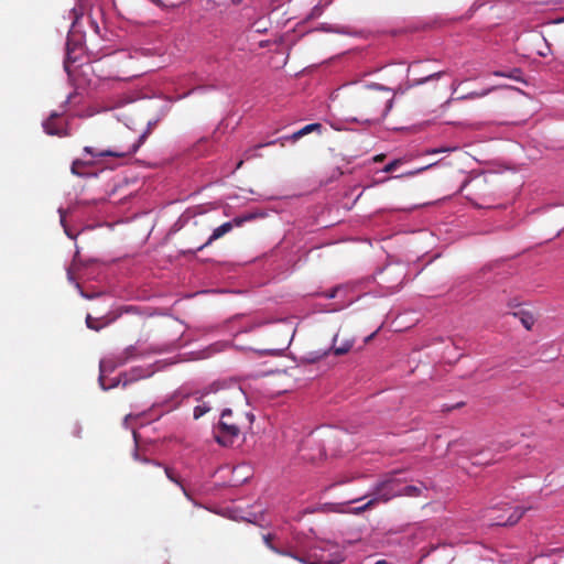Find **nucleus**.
<instances>
[{
    "instance_id": "obj_1",
    "label": "nucleus",
    "mask_w": 564,
    "mask_h": 564,
    "mask_svg": "<svg viewBox=\"0 0 564 564\" xmlns=\"http://www.w3.org/2000/svg\"><path fill=\"white\" fill-rule=\"evenodd\" d=\"M254 415L250 412L224 409L213 429L214 440L224 447L232 446L242 434L251 430Z\"/></svg>"
},
{
    "instance_id": "obj_2",
    "label": "nucleus",
    "mask_w": 564,
    "mask_h": 564,
    "mask_svg": "<svg viewBox=\"0 0 564 564\" xmlns=\"http://www.w3.org/2000/svg\"><path fill=\"white\" fill-rule=\"evenodd\" d=\"M391 89L379 84L366 86L354 99V108L364 115L384 117L392 107Z\"/></svg>"
},
{
    "instance_id": "obj_3",
    "label": "nucleus",
    "mask_w": 564,
    "mask_h": 564,
    "mask_svg": "<svg viewBox=\"0 0 564 564\" xmlns=\"http://www.w3.org/2000/svg\"><path fill=\"white\" fill-rule=\"evenodd\" d=\"M145 139V134L140 135L138 139H133L132 142L128 144L117 145L113 149L97 151L93 147H85L84 152L94 156V158H102V156H113V158H127L134 154L138 149L141 147Z\"/></svg>"
},
{
    "instance_id": "obj_4",
    "label": "nucleus",
    "mask_w": 564,
    "mask_h": 564,
    "mask_svg": "<svg viewBox=\"0 0 564 564\" xmlns=\"http://www.w3.org/2000/svg\"><path fill=\"white\" fill-rule=\"evenodd\" d=\"M401 496L400 485L394 479L382 481L376 486L372 494V500L375 503L388 502L394 497Z\"/></svg>"
},
{
    "instance_id": "obj_5",
    "label": "nucleus",
    "mask_w": 564,
    "mask_h": 564,
    "mask_svg": "<svg viewBox=\"0 0 564 564\" xmlns=\"http://www.w3.org/2000/svg\"><path fill=\"white\" fill-rule=\"evenodd\" d=\"M45 133L56 137H67V123L62 113L53 111L42 123Z\"/></svg>"
},
{
    "instance_id": "obj_6",
    "label": "nucleus",
    "mask_w": 564,
    "mask_h": 564,
    "mask_svg": "<svg viewBox=\"0 0 564 564\" xmlns=\"http://www.w3.org/2000/svg\"><path fill=\"white\" fill-rule=\"evenodd\" d=\"M230 231H231V225L226 221L213 230V234L209 236V238L207 239V241L205 243L198 246L194 250H188L187 252L195 254L197 251L205 249L206 247L210 246L214 241L223 238L225 235H227Z\"/></svg>"
},
{
    "instance_id": "obj_7",
    "label": "nucleus",
    "mask_w": 564,
    "mask_h": 564,
    "mask_svg": "<svg viewBox=\"0 0 564 564\" xmlns=\"http://www.w3.org/2000/svg\"><path fill=\"white\" fill-rule=\"evenodd\" d=\"M322 129H323V126L321 123L306 124L305 127L295 131L291 135H285V137L281 138L280 139L281 145H284L285 141L296 142L297 140H300L301 138H303L304 135H306L311 132L316 131V132L321 133Z\"/></svg>"
},
{
    "instance_id": "obj_8",
    "label": "nucleus",
    "mask_w": 564,
    "mask_h": 564,
    "mask_svg": "<svg viewBox=\"0 0 564 564\" xmlns=\"http://www.w3.org/2000/svg\"><path fill=\"white\" fill-rule=\"evenodd\" d=\"M212 397L209 393L202 397V403L196 405L193 410V416L195 420H198L203 415H205L207 412L213 410V402L209 399Z\"/></svg>"
},
{
    "instance_id": "obj_9",
    "label": "nucleus",
    "mask_w": 564,
    "mask_h": 564,
    "mask_svg": "<svg viewBox=\"0 0 564 564\" xmlns=\"http://www.w3.org/2000/svg\"><path fill=\"white\" fill-rule=\"evenodd\" d=\"M278 141H270L268 143H260V144H257L256 147L253 148H250V149H247L243 153H242V158L238 161L237 165H236V170H239L243 162L245 161H249L253 158H257L259 156V154L257 153V150L263 148V147H267V145H273L275 144Z\"/></svg>"
},
{
    "instance_id": "obj_10",
    "label": "nucleus",
    "mask_w": 564,
    "mask_h": 564,
    "mask_svg": "<svg viewBox=\"0 0 564 564\" xmlns=\"http://www.w3.org/2000/svg\"><path fill=\"white\" fill-rule=\"evenodd\" d=\"M354 345V341L350 339H345L341 343H339V335H335L333 339L332 349L335 355L340 356L347 354Z\"/></svg>"
},
{
    "instance_id": "obj_11",
    "label": "nucleus",
    "mask_w": 564,
    "mask_h": 564,
    "mask_svg": "<svg viewBox=\"0 0 564 564\" xmlns=\"http://www.w3.org/2000/svg\"><path fill=\"white\" fill-rule=\"evenodd\" d=\"M164 471H165V475L166 477L173 481L174 484H176L177 486H180V488L182 489L184 496L193 501V496H192V492L183 485L180 476L175 473V470L173 468H170V467H164Z\"/></svg>"
},
{
    "instance_id": "obj_12",
    "label": "nucleus",
    "mask_w": 564,
    "mask_h": 564,
    "mask_svg": "<svg viewBox=\"0 0 564 564\" xmlns=\"http://www.w3.org/2000/svg\"><path fill=\"white\" fill-rule=\"evenodd\" d=\"M513 316L518 317L523 327L528 330H531L535 323V317L533 316V314L524 310H519L514 312Z\"/></svg>"
},
{
    "instance_id": "obj_13",
    "label": "nucleus",
    "mask_w": 564,
    "mask_h": 564,
    "mask_svg": "<svg viewBox=\"0 0 564 564\" xmlns=\"http://www.w3.org/2000/svg\"><path fill=\"white\" fill-rule=\"evenodd\" d=\"M289 343L290 340L288 338V335H285L282 338H280L278 343H274L269 347L264 348L263 351L269 355H275L278 352L285 350L289 346Z\"/></svg>"
},
{
    "instance_id": "obj_14",
    "label": "nucleus",
    "mask_w": 564,
    "mask_h": 564,
    "mask_svg": "<svg viewBox=\"0 0 564 564\" xmlns=\"http://www.w3.org/2000/svg\"><path fill=\"white\" fill-rule=\"evenodd\" d=\"M523 514H524V510H522L520 508H514L513 512L509 516V518L503 521H499L498 524L513 525L523 517Z\"/></svg>"
},
{
    "instance_id": "obj_15",
    "label": "nucleus",
    "mask_w": 564,
    "mask_h": 564,
    "mask_svg": "<svg viewBox=\"0 0 564 564\" xmlns=\"http://www.w3.org/2000/svg\"><path fill=\"white\" fill-rule=\"evenodd\" d=\"M401 496L416 497L421 495L422 487L414 485L400 486Z\"/></svg>"
},
{
    "instance_id": "obj_16",
    "label": "nucleus",
    "mask_w": 564,
    "mask_h": 564,
    "mask_svg": "<svg viewBox=\"0 0 564 564\" xmlns=\"http://www.w3.org/2000/svg\"><path fill=\"white\" fill-rule=\"evenodd\" d=\"M318 30L329 33L348 34V31L344 26L333 25L328 23H322Z\"/></svg>"
},
{
    "instance_id": "obj_17",
    "label": "nucleus",
    "mask_w": 564,
    "mask_h": 564,
    "mask_svg": "<svg viewBox=\"0 0 564 564\" xmlns=\"http://www.w3.org/2000/svg\"><path fill=\"white\" fill-rule=\"evenodd\" d=\"M272 539H273V535H272V534H264V535H263V541H264L265 545H267L271 551H273L274 553L280 554V555H291V552H290V551H283V550L278 549L276 546H274V545L272 544Z\"/></svg>"
},
{
    "instance_id": "obj_18",
    "label": "nucleus",
    "mask_w": 564,
    "mask_h": 564,
    "mask_svg": "<svg viewBox=\"0 0 564 564\" xmlns=\"http://www.w3.org/2000/svg\"><path fill=\"white\" fill-rule=\"evenodd\" d=\"M253 218H254V215L248 214V215H245V216H237L232 220L227 221V223L231 225V230H232L235 227H240L246 221H249V220H251Z\"/></svg>"
},
{
    "instance_id": "obj_19",
    "label": "nucleus",
    "mask_w": 564,
    "mask_h": 564,
    "mask_svg": "<svg viewBox=\"0 0 564 564\" xmlns=\"http://www.w3.org/2000/svg\"><path fill=\"white\" fill-rule=\"evenodd\" d=\"M86 166V162H84L83 160H75L72 164V173L75 174V175H78V176H82L84 175L82 169Z\"/></svg>"
},
{
    "instance_id": "obj_20",
    "label": "nucleus",
    "mask_w": 564,
    "mask_h": 564,
    "mask_svg": "<svg viewBox=\"0 0 564 564\" xmlns=\"http://www.w3.org/2000/svg\"><path fill=\"white\" fill-rule=\"evenodd\" d=\"M323 11H324V9L319 4L313 7L311 12L307 15V20H313V19L319 18L323 14Z\"/></svg>"
},
{
    "instance_id": "obj_21",
    "label": "nucleus",
    "mask_w": 564,
    "mask_h": 564,
    "mask_svg": "<svg viewBox=\"0 0 564 564\" xmlns=\"http://www.w3.org/2000/svg\"><path fill=\"white\" fill-rule=\"evenodd\" d=\"M402 164V160L401 159H395L393 160L392 162H390L389 164H387L384 167H383V172L384 173H391L393 172L398 166H400Z\"/></svg>"
},
{
    "instance_id": "obj_22",
    "label": "nucleus",
    "mask_w": 564,
    "mask_h": 564,
    "mask_svg": "<svg viewBox=\"0 0 564 564\" xmlns=\"http://www.w3.org/2000/svg\"><path fill=\"white\" fill-rule=\"evenodd\" d=\"M373 506H376V503H375V500H372V498H371V499H370L369 501H367L364 506L356 508V509H355V513L364 512V511H366V510H368V509L372 508Z\"/></svg>"
},
{
    "instance_id": "obj_23",
    "label": "nucleus",
    "mask_w": 564,
    "mask_h": 564,
    "mask_svg": "<svg viewBox=\"0 0 564 564\" xmlns=\"http://www.w3.org/2000/svg\"><path fill=\"white\" fill-rule=\"evenodd\" d=\"M442 74H443L442 72L433 73V74H431V75H429V76L417 80L416 84H423V83L429 82V80L438 79L442 76Z\"/></svg>"
},
{
    "instance_id": "obj_24",
    "label": "nucleus",
    "mask_w": 564,
    "mask_h": 564,
    "mask_svg": "<svg viewBox=\"0 0 564 564\" xmlns=\"http://www.w3.org/2000/svg\"><path fill=\"white\" fill-rule=\"evenodd\" d=\"M86 325L88 328L94 329V330L100 329V326L95 324V321L90 315H87V317H86Z\"/></svg>"
},
{
    "instance_id": "obj_25",
    "label": "nucleus",
    "mask_w": 564,
    "mask_h": 564,
    "mask_svg": "<svg viewBox=\"0 0 564 564\" xmlns=\"http://www.w3.org/2000/svg\"><path fill=\"white\" fill-rule=\"evenodd\" d=\"M133 457H134L135 460H140V462H143V463H151V460L148 459V458H140L139 453H138L137 449L133 453ZM152 464H154L158 467H161V464H159L156 462H152Z\"/></svg>"
},
{
    "instance_id": "obj_26",
    "label": "nucleus",
    "mask_w": 564,
    "mask_h": 564,
    "mask_svg": "<svg viewBox=\"0 0 564 564\" xmlns=\"http://www.w3.org/2000/svg\"><path fill=\"white\" fill-rule=\"evenodd\" d=\"M289 556H290V557H292V558H294V560H296V561H299V562H300V563H302V564H307V563H310V561H307L306 558H304V557H302V556H299V555H296V554H294V553H292V552H291V555H289Z\"/></svg>"
},
{
    "instance_id": "obj_27",
    "label": "nucleus",
    "mask_w": 564,
    "mask_h": 564,
    "mask_svg": "<svg viewBox=\"0 0 564 564\" xmlns=\"http://www.w3.org/2000/svg\"><path fill=\"white\" fill-rule=\"evenodd\" d=\"M343 561H344V555H343V553H341V552H338V553L336 554V556H335L333 560H330L329 562H330V563H340V562H343Z\"/></svg>"
},
{
    "instance_id": "obj_28",
    "label": "nucleus",
    "mask_w": 564,
    "mask_h": 564,
    "mask_svg": "<svg viewBox=\"0 0 564 564\" xmlns=\"http://www.w3.org/2000/svg\"><path fill=\"white\" fill-rule=\"evenodd\" d=\"M133 351H134L133 346H130L124 350V355H126L124 361L128 360L133 355Z\"/></svg>"
},
{
    "instance_id": "obj_29",
    "label": "nucleus",
    "mask_w": 564,
    "mask_h": 564,
    "mask_svg": "<svg viewBox=\"0 0 564 564\" xmlns=\"http://www.w3.org/2000/svg\"><path fill=\"white\" fill-rule=\"evenodd\" d=\"M429 167H430V166H424V167H421V169H419V170H416V171H414V172H409V173H408V175H415V174H417V173H420V172H422V171L427 170Z\"/></svg>"
},
{
    "instance_id": "obj_30",
    "label": "nucleus",
    "mask_w": 564,
    "mask_h": 564,
    "mask_svg": "<svg viewBox=\"0 0 564 564\" xmlns=\"http://www.w3.org/2000/svg\"><path fill=\"white\" fill-rule=\"evenodd\" d=\"M383 159H384V154H378V155H376L373 158V161L375 162H381V161H383Z\"/></svg>"
},
{
    "instance_id": "obj_31",
    "label": "nucleus",
    "mask_w": 564,
    "mask_h": 564,
    "mask_svg": "<svg viewBox=\"0 0 564 564\" xmlns=\"http://www.w3.org/2000/svg\"><path fill=\"white\" fill-rule=\"evenodd\" d=\"M58 212H59V215H61V223H62L63 226H65L64 225V223H65V212L63 209H59Z\"/></svg>"
},
{
    "instance_id": "obj_32",
    "label": "nucleus",
    "mask_w": 564,
    "mask_h": 564,
    "mask_svg": "<svg viewBox=\"0 0 564 564\" xmlns=\"http://www.w3.org/2000/svg\"><path fill=\"white\" fill-rule=\"evenodd\" d=\"M99 382H100V386L102 387V389H104V390H107V389H109V388H110V387H106V386H105L104 377H102V376H100V377H99Z\"/></svg>"
},
{
    "instance_id": "obj_33",
    "label": "nucleus",
    "mask_w": 564,
    "mask_h": 564,
    "mask_svg": "<svg viewBox=\"0 0 564 564\" xmlns=\"http://www.w3.org/2000/svg\"><path fill=\"white\" fill-rule=\"evenodd\" d=\"M231 2H232L234 4H240V3L242 2V0H231Z\"/></svg>"
},
{
    "instance_id": "obj_34",
    "label": "nucleus",
    "mask_w": 564,
    "mask_h": 564,
    "mask_svg": "<svg viewBox=\"0 0 564 564\" xmlns=\"http://www.w3.org/2000/svg\"><path fill=\"white\" fill-rule=\"evenodd\" d=\"M150 1H151V2H153V3H155V4H158V6H160V4H161V0H150Z\"/></svg>"
},
{
    "instance_id": "obj_35",
    "label": "nucleus",
    "mask_w": 564,
    "mask_h": 564,
    "mask_svg": "<svg viewBox=\"0 0 564 564\" xmlns=\"http://www.w3.org/2000/svg\"><path fill=\"white\" fill-rule=\"evenodd\" d=\"M104 369H105V364H104V362H101V364H100V371H101V372H104Z\"/></svg>"
},
{
    "instance_id": "obj_36",
    "label": "nucleus",
    "mask_w": 564,
    "mask_h": 564,
    "mask_svg": "<svg viewBox=\"0 0 564 564\" xmlns=\"http://www.w3.org/2000/svg\"><path fill=\"white\" fill-rule=\"evenodd\" d=\"M499 76H506L503 73H496Z\"/></svg>"
},
{
    "instance_id": "obj_37",
    "label": "nucleus",
    "mask_w": 564,
    "mask_h": 564,
    "mask_svg": "<svg viewBox=\"0 0 564 564\" xmlns=\"http://www.w3.org/2000/svg\"><path fill=\"white\" fill-rule=\"evenodd\" d=\"M307 564H317V563H314V562H310V563H307Z\"/></svg>"
}]
</instances>
